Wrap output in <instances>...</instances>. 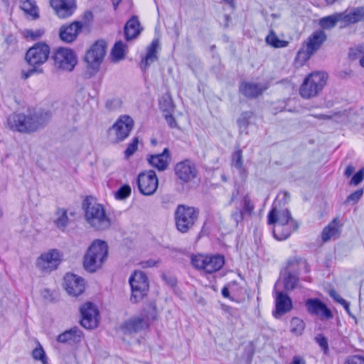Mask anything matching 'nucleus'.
Wrapping results in <instances>:
<instances>
[{"mask_svg":"<svg viewBox=\"0 0 364 364\" xmlns=\"http://www.w3.org/2000/svg\"><path fill=\"white\" fill-rule=\"evenodd\" d=\"M122 102L119 97H114L106 101L105 107L110 110H115L121 107Z\"/></svg>","mask_w":364,"mask_h":364,"instance_id":"obj_50","label":"nucleus"},{"mask_svg":"<svg viewBox=\"0 0 364 364\" xmlns=\"http://www.w3.org/2000/svg\"><path fill=\"white\" fill-rule=\"evenodd\" d=\"M265 41L268 45L276 48H285L289 44L288 41L280 40L273 31L267 36Z\"/></svg>","mask_w":364,"mask_h":364,"instance_id":"obj_39","label":"nucleus"},{"mask_svg":"<svg viewBox=\"0 0 364 364\" xmlns=\"http://www.w3.org/2000/svg\"><path fill=\"white\" fill-rule=\"evenodd\" d=\"M108 257V245L105 241L95 240L86 250L82 259L85 270L95 273L100 269Z\"/></svg>","mask_w":364,"mask_h":364,"instance_id":"obj_5","label":"nucleus"},{"mask_svg":"<svg viewBox=\"0 0 364 364\" xmlns=\"http://www.w3.org/2000/svg\"><path fill=\"white\" fill-rule=\"evenodd\" d=\"M56 215L58 218L54 220L55 226L60 230H64L68 226L69 220L67 210L58 208Z\"/></svg>","mask_w":364,"mask_h":364,"instance_id":"obj_38","label":"nucleus"},{"mask_svg":"<svg viewBox=\"0 0 364 364\" xmlns=\"http://www.w3.org/2000/svg\"><path fill=\"white\" fill-rule=\"evenodd\" d=\"M159 107L163 113L173 112L174 104L169 93H166L159 99Z\"/></svg>","mask_w":364,"mask_h":364,"instance_id":"obj_36","label":"nucleus"},{"mask_svg":"<svg viewBox=\"0 0 364 364\" xmlns=\"http://www.w3.org/2000/svg\"><path fill=\"white\" fill-rule=\"evenodd\" d=\"M330 296L336 302L341 304L346 312L350 315V316L353 317V316L351 314L350 311V304L346 300L343 299L339 294L337 293V291L334 289H331L329 292Z\"/></svg>","mask_w":364,"mask_h":364,"instance_id":"obj_46","label":"nucleus"},{"mask_svg":"<svg viewBox=\"0 0 364 364\" xmlns=\"http://www.w3.org/2000/svg\"><path fill=\"white\" fill-rule=\"evenodd\" d=\"M343 14L345 25L364 21V7H357L350 11L347 10L343 12Z\"/></svg>","mask_w":364,"mask_h":364,"instance_id":"obj_29","label":"nucleus"},{"mask_svg":"<svg viewBox=\"0 0 364 364\" xmlns=\"http://www.w3.org/2000/svg\"><path fill=\"white\" fill-rule=\"evenodd\" d=\"M143 28L136 16H132L124 26V34L127 41L136 38L142 31Z\"/></svg>","mask_w":364,"mask_h":364,"instance_id":"obj_26","label":"nucleus"},{"mask_svg":"<svg viewBox=\"0 0 364 364\" xmlns=\"http://www.w3.org/2000/svg\"><path fill=\"white\" fill-rule=\"evenodd\" d=\"M315 340L325 354L328 353L329 348L328 339L323 334H318L315 337Z\"/></svg>","mask_w":364,"mask_h":364,"instance_id":"obj_51","label":"nucleus"},{"mask_svg":"<svg viewBox=\"0 0 364 364\" xmlns=\"http://www.w3.org/2000/svg\"><path fill=\"white\" fill-rule=\"evenodd\" d=\"M127 45L122 41H117L111 50V57L113 62H118L124 58L126 55Z\"/></svg>","mask_w":364,"mask_h":364,"instance_id":"obj_34","label":"nucleus"},{"mask_svg":"<svg viewBox=\"0 0 364 364\" xmlns=\"http://www.w3.org/2000/svg\"><path fill=\"white\" fill-rule=\"evenodd\" d=\"M262 230L258 227H255L254 230L255 244L257 247L255 254L259 257H262L264 255V248L262 244Z\"/></svg>","mask_w":364,"mask_h":364,"instance_id":"obj_41","label":"nucleus"},{"mask_svg":"<svg viewBox=\"0 0 364 364\" xmlns=\"http://www.w3.org/2000/svg\"><path fill=\"white\" fill-rule=\"evenodd\" d=\"M177 178L182 183H188L196 178L198 174L195 164L189 159H185L177 163L174 167Z\"/></svg>","mask_w":364,"mask_h":364,"instance_id":"obj_16","label":"nucleus"},{"mask_svg":"<svg viewBox=\"0 0 364 364\" xmlns=\"http://www.w3.org/2000/svg\"><path fill=\"white\" fill-rule=\"evenodd\" d=\"M308 312L311 315L320 316L322 319L328 320L333 318L331 311L319 299H308L305 302Z\"/></svg>","mask_w":364,"mask_h":364,"instance_id":"obj_20","label":"nucleus"},{"mask_svg":"<svg viewBox=\"0 0 364 364\" xmlns=\"http://www.w3.org/2000/svg\"><path fill=\"white\" fill-rule=\"evenodd\" d=\"M129 282L132 290L130 301L133 304H136L142 300L149 292L148 277L144 272L136 270L130 276Z\"/></svg>","mask_w":364,"mask_h":364,"instance_id":"obj_9","label":"nucleus"},{"mask_svg":"<svg viewBox=\"0 0 364 364\" xmlns=\"http://www.w3.org/2000/svg\"><path fill=\"white\" fill-rule=\"evenodd\" d=\"M161 277H162L163 280L165 281V282L167 284H168L169 286H171V287L176 286L177 279L175 277L168 276V275H166V274H163L161 275Z\"/></svg>","mask_w":364,"mask_h":364,"instance_id":"obj_59","label":"nucleus"},{"mask_svg":"<svg viewBox=\"0 0 364 364\" xmlns=\"http://www.w3.org/2000/svg\"><path fill=\"white\" fill-rule=\"evenodd\" d=\"M52 58L55 68L68 72L73 71L77 63V58L73 50L63 47L57 48Z\"/></svg>","mask_w":364,"mask_h":364,"instance_id":"obj_11","label":"nucleus"},{"mask_svg":"<svg viewBox=\"0 0 364 364\" xmlns=\"http://www.w3.org/2000/svg\"><path fill=\"white\" fill-rule=\"evenodd\" d=\"M363 48L362 46L351 48L348 52V58L351 60H355L363 53Z\"/></svg>","mask_w":364,"mask_h":364,"instance_id":"obj_54","label":"nucleus"},{"mask_svg":"<svg viewBox=\"0 0 364 364\" xmlns=\"http://www.w3.org/2000/svg\"><path fill=\"white\" fill-rule=\"evenodd\" d=\"M232 166L238 171L242 182H245L248 177V171L243 166L242 151L240 149L232 154Z\"/></svg>","mask_w":364,"mask_h":364,"instance_id":"obj_30","label":"nucleus"},{"mask_svg":"<svg viewBox=\"0 0 364 364\" xmlns=\"http://www.w3.org/2000/svg\"><path fill=\"white\" fill-rule=\"evenodd\" d=\"M338 22L344 23L343 13H336L334 14L321 18L319 20V25L323 29H331L333 28Z\"/></svg>","mask_w":364,"mask_h":364,"instance_id":"obj_33","label":"nucleus"},{"mask_svg":"<svg viewBox=\"0 0 364 364\" xmlns=\"http://www.w3.org/2000/svg\"><path fill=\"white\" fill-rule=\"evenodd\" d=\"M81 318L80 323L86 329H94L99 324V311L90 301L85 302L80 308Z\"/></svg>","mask_w":364,"mask_h":364,"instance_id":"obj_15","label":"nucleus"},{"mask_svg":"<svg viewBox=\"0 0 364 364\" xmlns=\"http://www.w3.org/2000/svg\"><path fill=\"white\" fill-rule=\"evenodd\" d=\"M327 38L326 34L323 30L313 32L308 38L306 47L311 53H316Z\"/></svg>","mask_w":364,"mask_h":364,"instance_id":"obj_28","label":"nucleus"},{"mask_svg":"<svg viewBox=\"0 0 364 364\" xmlns=\"http://www.w3.org/2000/svg\"><path fill=\"white\" fill-rule=\"evenodd\" d=\"M18 39L16 35L9 33L4 39L2 46L6 51L11 54L18 50Z\"/></svg>","mask_w":364,"mask_h":364,"instance_id":"obj_37","label":"nucleus"},{"mask_svg":"<svg viewBox=\"0 0 364 364\" xmlns=\"http://www.w3.org/2000/svg\"><path fill=\"white\" fill-rule=\"evenodd\" d=\"M85 219L96 230H105L111 225V221L102 205L97 203L92 196H86L82 203Z\"/></svg>","mask_w":364,"mask_h":364,"instance_id":"obj_4","label":"nucleus"},{"mask_svg":"<svg viewBox=\"0 0 364 364\" xmlns=\"http://www.w3.org/2000/svg\"><path fill=\"white\" fill-rule=\"evenodd\" d=\"M33 358L36 360H40L43 364L48 363V358L41 346L36 348L32 352Z\"/></svg>","mask_w":364,"mask_h":364,"instance_id":"obj_48","label":"nucleus"},{"mask_svg":"<svg viewBox=\"0 0 364 364\" xmlns=\"http://www.w3.org/2000/svg\"><path fill=\"white\" fill-rule=\"evenodd\" d=\"M224 2V5H223V9L225 11L226 10H231V11H233L235 9V1H223Z\"/></svg>","mask_w":364,"mask_h":364,"instance_id":"obj_63","label":"nucleus"},{"mask_svg":"<svg viewBox=\"0 0 364 364\" xmlns=\"http://www.w3.org/2000/svg\"><path fill=\"white\" fill-rule=\"evenodd\" d=\"M239 92L247 97V98L250 97V82H242L239 87Z\"/></svg>","mask_w":364,"mask_h":364,"instance_id":"obj_57","label":"nucleus"},{"mask_svg":"<svg viewBox=\"0 0 364 364\" xmlns=\"http://www.w3.org/2000/svg\"><path fill=\"white\" fill-rule=\"evenodd\" d=\"M269 87L267 81L260 82H252V98L262 95Z\"/></svg>","mask_w":364,"mask_h":364,"instance_id":"obj_43","label":"nucleus"},{"mask_svg":"<svg viewBox=\"0 0 364 364\" xmlns=\"http://www.w3.org/2000/svg\"><path fill=\"white\" fill-rule=\"evenodd\" d=\"M364 179V168H360L358 172H356L352 177L350 184L358 186L360 184L363 180Z\"/></svg>","mask_w":364,"mask_h":364,"instance_id":"obj_52","label":"nucleus"},{"mask_svg":"<svg viewBox=\"0 0 364 364\" xmlns=\"http://www.w3.org/2000/svg\"><path fill=\"white\" fill-rule=\"evenodd\" d=\"M343 364H364V357L359 355H349Z\"/></svg>","mask_w":364,"mask_h":364,"instance_id":"obj_53","label":"nucleus"},{"mask_svg":"<svg viewBox=\"0 0 364 364\" xmlns=\"http://www.w3.org/2000/svg\"><path fill=\"white\" fill-rule=\"evenodd\" d=\"M44 33V29H37L36 31L26 29L23 32V35L26 38H31L32 41H36L40 38Z\"/></svg>","mask_w":364,"mask_h":364,"instance_id":"obj_49","label":"nucleus"},{"mask_svg":"<svg viewBox=\"0 0 364 364\" xmlns=\"http://www.w3.org/2000/svg\"><path fill=\"white\" fill-rule=\"evenodd\" d=\"M328 75L323 72H313L308 75L299 88V95L304 99L317 96L326 84Z\"/></svg>","mask_w":364,"mask_h":364,"instance_id":"obj_8","label":"nucleus"},{"mask_svg":"<svg viewBox=\"0 0 364 364\" xmlns=\"http://www.w3.org/2000/svg\"><path fill=\"white\" fill-rule=\"evenodd\" d=\"M355 168L353 166H348L345 170L344 174L346 177H350L353 174Z\"/></svg>","mask_w":364,"mask_h":364,"instance_id":"obj_64","label":"nucleus"},{"mask_svg":"<svg viewBox=\"0 0 364 364\" xmlns=\"http://www.w3.org/2000/svg\"><path fill=\"white\" fill-rule=\"evenodd\" d=\"M134 120L129 115L121 116L112 125V129L116 134V142H120L127 139L134 128Z\"/></svg>","mask_w":364,"mask_h":364,"instance_id":"obj_17","label":"nucleus"},{"mask_svg":"<svg viewBox=\"0 0 364 364\" xmlns=\"http://www.w3.org/2000/svg\"><path fill=\"white\" fill-rule=\"evenodd\" d=\"M340 235V230L338 227V222L334 219L331 223L325 227L321 232V239L323 242H327L331 239L338 238Z\"/></svg>","mask_w":364,"mask_h":364,"instance_id":"obj_32","label":"nucleus"},{"mask_svg":"<svg viewBox=\"0 0 364 364\" xmlns=\"http://www.w3.org/2000/svg\"><path fill=\"white\" fill-rule=\"evenodd\" d=\"M64 289L70 296H77L85 291V279L73 273H67L64 277Z\"/></svg>","mask_w":364,"mask_h":364,"instance_id":"obj_19","label":"nucleus"},{"mask_svg":"<svg viewBox=\"0 0 364 364\" xmlns=\"http://www.w3.org/2000/svg\"><path fill=\"white\" fill-rule=\"evenodd\" d=\"M192 265L198 269H203L206 273L211 274L220 270L225 264V257L220 254L210 255H193L191 257Z\"/></svg>","mask_w":364,"mask_h":364,"instance_id":"obj_10","label":"nucleus"},{"mask_svg":"<svg viewBox=\"0 0 364 364\" xmlns=\"http://www.w3.org/2000/svg\"><path fill=\"white\" fill-rule=\"evenodd\" d=\"M148 322L141 317H133L125 321L121 325V329L125 334L136 333L149 328Z\"/></svg>","mask_w":364,"mask_h":364,"instance_id":"obj_23","label":"nucleus"},{"mask_svg":"<svg viewBox=\"0 0 364 364\" xmlns=\"http://www.w3.org/2000/svg\"><path fill=\"white\" fill-rule=\"evenodd\" d=\"M83 336V332L77 326H74L59 334L56 338V341L60 343L74 345L80 343Z\"/></svg>","mask_w":364,"mask_h":364,"instance_id":"obj_25","label":"nucleus"},{"mask_svg":"<svg viewBox=\"0 0 364 364\" xmlns=\"http://www.w3.org/2000/svg\"><path fill=\"white\" fill-rule=\"evenodd\" d=\"M83 26V23L80 21H74L70 23L62 25L59 28L60 39L66 43L74 42L81 33Z\"/></svg>","mask_w":364,"mask_h":364,"instance_id":"obj_18","label":"nucleus"},{"mask_svg":"<svg viewBox=\"0 0 364 364\" xmlns=\"http://www.w3.org/2000/svg\"><path fill=\"white\" fill-rule=\"evenodd\" d=\"M290 364H306V361L302 357L299 355H295L293 357Z\"/></svg>","mask_w":364,"mask_h":364,"instance_id":"obj_61","label":"nucleus"},{"mask_svg":"<svg viewBox=\"0 0 364 364\" xmlns=\"http://www.w3.org/2000/svg\"><path fill=\"white\" fill-rule=\"evenodd\" d=\"M50 6L60 18L71 16L77 9L76 1H49Z\"/></svg>","mask_w":364,"mask_h":364,"instance_id":"obj_24","label":"nucleus"},{"mask_svg":"<svg viewBox=\"0 0 364 364\" xmlns=\"http://www.w3.org/2000/svg\"><path fill=\"white\" fill-rule=\"evenodd\" d=\"M146 160L151 166L159 171H164L168 168L171 160V151L166 147L160 154L147 155Z\"/></svg>","mask_w":364,"mask_h":364,"instance_id":"obj_21","label":"nucleus"},{"mask_svg":"<svg viewBox=\"0 0 364 364\" xmlns=\"http://www.w3.org/2000/svg\"><path fill=\"white\" fill-rule=\"evenodd\" d=\"M363 190L362 188L358 189L351 194H350L346 199V202L353 201L357 203L363 196Z\"/></svg>","mask_w":364,"mask_h":364,"instance_id":"obj_56","label":"nucleus"},{"mask_svg":"<svg viewBox=\"0 0 364 364\" xmlns=\"http://www.w3.org/2000/svg\"><path fill=\"white\" fill-rule=\"evenodd\" d=\"M164 118L171 128H175L177 127V122L176 118L172 114V112L164 113Z\"/></svg>","mask_w":364,"mask_h":364,"instance_id":"obj_58","label":"nucleus"},{"mask_svg":"<svg viewBox=\"0 0 364 364\" xmlns=\"http://www.w3.org/2000/svg\"><path fill=\"white\" fill-rule=\"evenodd\" d=\"M314 54V53H311L309 49L306 47L305 48H301L296 54L295 60L298 64L302 65L308 61Z\"/></svg>","mask_w":364,"mask_h":364,"instance_id":"obj_44","label":"nucleus"},{"mask_svg":"<svg viewBox=\"0 0 364 364\" xmlns=\"http://www.w3.org/2000/svg\"><path fill=\"white\" fill-rule=\"evenodd\" d=\"M50 53V46L44 41L37 42L29 48L25 54V60L31 68L21 70V78L27 80L33 75L43 73L41 65L48 60Z\"/></svg>","mask_w":364,"mask_h":364,"instance_id":"obj_3","label":"nucleus"},{"mask_svg":"<svg viewBox=\"0 0 364 364\" xmlns=\"http://www.w3.org/2000/svg\"><path fill=\"white\" fill-rule=\"evenodd\" d=\"M303 265L305 272H309L310 267L306 262H300L298 259L289 260L284 276V287L287 291L293 290L299 282V269Z\"/></svg>","mask_w":364,"mask_h":364,"instance_id":"obj_12","label":"nucleus"},{"mask_svg":"<svg viewBox=\"0 0 364 364\" xmlns=\"http://www.w3.org/2000/svg\"><path fill=\"white\" fill-rule=\"evenodd\" d=\"M139 192L144 196L153 195L159 186V180L154 170L141 172L137 177Z\"/></svg>","mask_w":364,"mask_h":364,"instance_id":"obj_14","label":"nucleus"},{"mask_svg":"<svg viewBox=\"0 0 364 364\" xmlns=\"http://www.w3.org/2000/svg\"><path fill=\"white\" fill-rule=\"evenodd\" d=\"M131 193L130 186L129 184H124L114 193V198L117 200H123L127 199L131 195Z\"/></svg>","mask_w":364,"mask_h":364,"instance_id":"obj_45","label":"nucleus"},{"mask_svg":"<svg viewBox=\"0 0 364 364\" xmlns=\"http://www.w3.org/2000/svg\"><path fill=\"white\" fill-rule=\"evenodd\" d=\"M51 117L50 111L39 110L28 115L23 113H13L8 117L7 124L13 131L30 133L46 127Z\"/></svg>","mask_w":364,"mask_h":364,"instance_id":"obj_2","label":"nucleus"},{"mask_svg":"<svg viewBox=\"0 0 364 364\" xmlns=\"http://www.w3.org/2000/svg\"><path fill=\"white\" fill-rule=\"evenodd\" d=\"M139 138L134 137L132 142L129 143L124 151V158L129 159L138 149Z\"/></svg>","mask_w":364,"mask_h":364,"instance_id":"obj_47","label":"nucleus"},{"mask_svg":"<svg viewBox=\"0 0 364 364\" xmlns=\"http://www.w3.org/2000/svg\"><path fill=\"white\" fill-rule=\"evenodd\" d=\"M20 9L27 16H31L33 19L39 18V10L36 1H21Z\"/></svg>","mask_w":364,"mask_h":364,"instance_id":"obj_35","label":"nucleus"},{"mask_svg":"<svg viewBox=\"0 0 364 364\" xmlns=\"http://www.w3.org/2000/svg\"><path fill=\"white\" fill-rule=\"evenodd\" d=\"M353 74V71L350 69L341 70L338 73V76L341 79H346Z\"/></svg>","mask_w":364,"mask_h":364,"instance_id":"obj_60","label":"nucleus"},{"mask_svg":"<svg viewBox=\"0 0 364 364\" xmlns=\"http://www.w3.org/2000/svg\"><path fill=\"white\" fill-rule=\"evenodd\" d=\"M107 42L103 39H99L86 51L84 56L85 78L90 79L99 72L107 53Z\"/></svg>","mask_w":364,"mask_h":364,"instance_id":"obj_6","label":"nucleus"},{"mask_svg":"<svg viewBox=\"0 0 364 364\" xmlns=\"http://www.w3.org/2000/svg\"><path fill=\"white\" fill-rule=\"evenodd\" d=\"M62 256L58 250H50L38 257L36 267L43 272H50L58 269L62 262Z\"/></svg>","mask_w":364,"mask_h":364,"instance_id":"obj_13","label":"nucleus"},{"mask_svg":"<svg viewBox=\"0 0 364 364\" xmlns=\"http://www.w3.org/2000/svg\"><path fill=\"white\" fill-rule=\"evenodd\" d=\"M305 328L304 321L298 317H293L290 322V331L292 333L300 336Z\"/></svg>","mask_w":364,"mask_h":364,"instance_id":"obj_42","label":"nucleus"},{"mask_svg":"<svg viewBox=\"0 0 364 364\" xmlns=\"http://www.w3.org/2000/svg\"><path fill=\"white\" fill-rule=\"evenodd\" d=\"M232 217L237 223L244 220L245 218L250 217V198L248 194H246L243 197L242 208L232 213Z\"/></svg>","mask_w":364,"mask_h":364,"instance_id":"obj_31","label":"nucleus"},{"mask_svg":"<svg viewBox=\"0 0 364 364\" xmlns=\"http://www.w3.org/2000/svg\"><path fill=\"white\" fill-rule=\"evenodd\" d=\"M250 120V113L249 112H244L241 114L240 118L237 119V125L240 134H245V135H248Z\"/></svg>","mask_w":364,"mask_h":364,"instance_id":"obj_40","label":"nucleus"},{"mask_svg":"<svg viewBox=\"0 0 364 364\" xmlns=\"http://www.w3.org/2000/svg\"><path fill=\"white\" fill-rule=\"evenodd\" d=\"M159 46V40L154 39L147 47L146 55L141 59L140 63V68L142 70L146 71L152 63L158 60L157 49Z\"/></svg>","mask_w":364,"mask_h":364,"instance_id":"obj_27","label":"nucleus"},{"mask_svg":"<svg viewBox=\"0 0 364 364\" xmlns=\"http://www.w3.org/2000/svg\"><path fill=\"white\" fill-rule=\"evenodd\" d=\"M289 198V194L287 192L279 194L267 216V223L273 225L272 235L279 241L287 239L299 226L298 222L291 217L289 209L284 207Z\"/></svg>","mask_w":364,"mask_h":364,"instance_id":"obj_1","label":"nucleus"},{"mask_svg":"<svg viewBox=\"0 0 364 364\" xmlns=\"http://www.w3.org/2000/svg\"><path fill=\"white\" fill-rule=\"evenodd\" d=\"M198 208L184 204L177 205L174 211L175 225L181 233H187L193 228L198 220Z\"/></svg>","mask_w":364,"mask_h":364,"instance_id":"obj_7","label":"nucleus"},{"mask_svg":"<svg viewBox=\"0 0 364 364\" xmlns=\"http://www.w3.org/2000/svg\"><path fill=\"white\" fill-rule=\"evenodd\" d=\"M293 308L291 298L282 291H277L275 299V311L273 314L275 318L289 312Z\"/></svg>","mask_w":364,"mask_h":364,"instance_id":"obj_22","label":"nucleus"},{"mask_svg":"<svg viewBox=\"0 0 364 364\" xmlns=\"http://www.w3.org/2000/svg\"><path fill=\"white\" fill-rule=\"evenodd\" d=\"M242 360H243L245 364H250V349H245Z\"/></svg>","mask_w":364,"mask_h":364,"instance_id":"obj_62","label":"nucleus"},{"mask_svg":"<svg viewBox=\"0 0 364 364\" xmlns=\"http://www.w3.org/2000/svg\"><path fill=\"white\" fill-rule=\"evenodd\" d=\"M237 284V282L236 281H232L229 282L228 284L223 287V288L221 290V294L223 297L228 298L230 299H232L230 296V290L232 289L234 286H236Z\"/></svg>","mask_w":364,"mask_h":364,"instance_id":"obj_55","label":"nucleus"}]
</instances>
